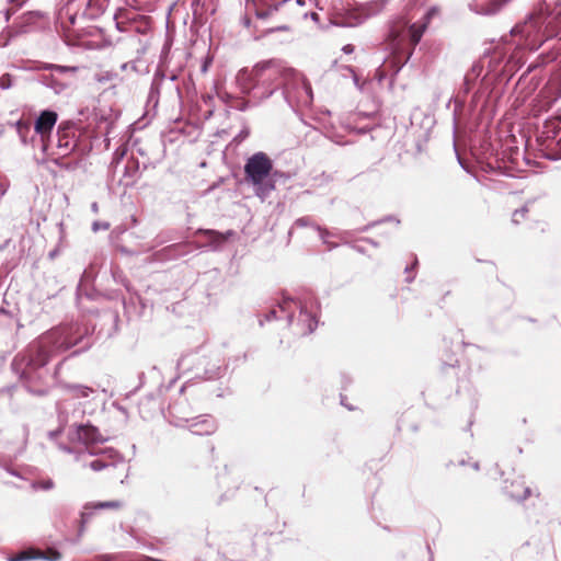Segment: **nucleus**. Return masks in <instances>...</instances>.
Returning <instances> with one entry per match:
<instances>
[{
  "label": "nucleus",
  "mask_w": 561,
  "mask_h": 561,
  "mask_svg": "<svg viewBox=\"0 0 561 561\" xmlns=\"http://www.w3.org/2000/svg\"><path fill=\"white\" fill-rule=\"evenodd\" d=\"M408 23L404 18L394 21L387 37L388 47L391 50L388 62L396 72L411 58L426 28L424 23H413L409 27Z\"/></svg>",
  "instance_id": "nucleus-1"
},
{
  "label": "nucleus",
  "mask_w": 561,
  "mask_h": 561,
  "mask_svg": "<svg viewBox=\"0 0 561 561\" xmlns=\"http://www.w3.org/2000/svg\"><path fill=\"white\" fill-rule=\"evenodd\" d=\"M76 344L77 341L70 340L69 329H55L42 335L24 354L16 356L14 363L35 370L45 366L54 352L67 351Z\"/></svg>",
  "instance_id": "nucleus-2"
},
{
  "label": "nucleus",
  "mask_w": 561,
  "mask_h": 561,
  "mask_svg": "<svg viewBox=\"0 0 561 561\" xmlns=\"http://www.w3.org/2000/svg\"><path fill=\"white\" fill-rule=\"evenodd\" d=\"M275 1L276 0H245L247 9L253 11L259 20L267 21L275 19L276 24L266 28L264 34L275 31L288 32L290 30V15L285 12V8L290 3V0Z\"/></svg>",
  "instance_id": "nucleus-3"
},
{
  "label": "nucleus",
  "mask_w": 561,
  "mask_h": 561,
  "mask_svg": "<svg viewBox=\"0 0 561 561\" xmlns=\"http://www.w3.org/2000/svg\"><path fill=\"white\" fill-rule=\"evenodd\" d=\"M291 73V69L286 68L280 61L272 59L256 64L250 71H243L241 78H256V82L271 88L270 93H272L273 90L283 84Z\"/></svg>",
  "instance_id": "nucleus-4"
},
{
  "label": "nucleus",
  "mask_w": 561,
  "mask_h": 561,
  "mask_svg": "<svg viewBox=\"0 0 561 561\" xmlns=\"http://www.w3.org/2000/svg\"><path fill=\"white\" fill-rule=\"evenodd\" d=\"M273 170V161L265 152L252 154L244 164L245 181L256 188V194L261 195L274 188V184L265 185Z\"/></svg>",
  "instance_id": "nucleus-5"
},
{
  "label": "nucleus",
  "mask_w": 561,
  "mask_h": 561,
  "mask_svg": "<svg viewBox=\"0 0 561 561\" xmlns=\"http://www.w3.org/2000/svg\"><path fill=\"white\" fill-rule=\"evenodd\" d=\"M512 35L518 37V45L530 50L538 49L548 41L540 22V14L538 15L535 10L523 23L514 26Z\"/></svg>",
  "instance_id": "nucleus-6"
},
{
  "label": "nucleus",
  "mask_w": 561,
  "mask_h": 561,
  "mask_svg": "<svg viewBox=\"0 0 561 561\" xmlns=\"http://www.w3.org/2000/svg\"><path fill=\"white\" fill-rule=\"evenodd\" d=\"M535 11L548 39L561 36V0H543Z\"/></svg>",
  "instance_id": "nucleus-7"
},
{
  "label": "nucleus",
  "mask_w": 561,
  "mask_h": 561,
  "mask_svg": "<svg viewBox=\"0 0 561 561\" xmlns=\"http://www.w3.org/2000/svg\"><path fill=\"white\" fill-rule=\"evenodd\" d=\"M76 439L85 446V449L91 455H99V450L94 445L102 442L103 438L99 430L92 425H79L76 430Z\"/></svg>",
  "instance_id": "nucleus-8"
},
{
  "label": "nucleus",
  "mask_w": 561,
  "mask_h": 561,
  "mask_svg": "<svg viewBox=\"0 0 561 561\" xmlns=\"http://www.w3.org/2000/svg\"><path fill=\"white\" fill-rule=\"evenodd\" d=\"M58 115L54 111H43L34 124L35 131L41 136L44 141L47 137L50 136V133L54 126L57 123Z\"/></svg>",
  "instance_id": "nucleus-9"
},
{
  "label": "nucleus",
  "mask_w": 561,
  "mask_h": 561,
  "mask_svg": "<svg viewBox=\"0 0 561 561\" xmlns=\"http://www.w3.org/2000/svg\"><path fill=\"white\" fill-rule=\"evenodd\" d=\"M61 554L54 549H49L47 551V554H45L43 551L34 548H28L26 550H23L12 557L9 558V561H28L34 559H48L50 561H57L59 560Z\"/></svg>",
  "instance_id": "nucleus-10"
},
{
  "label": "nucleus",
  "mask_w": 561,
  "mask_h": 561,
  "mask_svg": "<svg viewBox=\"0 0 561 561\" xmlns=\"http://www.w3.org/2000/svg\"><path fill=\"white\" fill-rule=\"evenodd\" d=\"M123 506H124V503L121 500L89 502L84 505V512L81 514V520H82V523H85L94 511H99V510L119 511Z\"/></svg>",
  "instance_id": "nucleus-11"
},
{
  "label": "nucleus",
  "mask_w": 561,
  "mask_h": 561,
  "mask_svg": "<svg viewBox=\"0 0 561 561\" xmlns=\"http://www.w3.org/2000/svg\"><path fill=\"white\" fill-rule=\"evenodd\" d=\"M505 493L513 500L525 501L531 495V490L523 479L516 478L505 486Z\"/></svg>",
  "instance_id": "nucleus-12"
},
{
  "label": "nucleus",
  "mask_w": 561,
  "mask_h": 561,
  "mask_svg": "<svg viewBox=\"0 0 561 561\" xmlns=\"http://www.w3.org/2000/svg\"><path fill=\"white\" fill-rule=\"evenodd\" d=\"M510 0H477L476 5L480 13L495 14Z\"/></svg>",
  "instance_id": "nucleus-13"
},
{
  "label": "nucleus",
  "mask_w": 561,
  "mask_h": 561,
  "mask_svg": "<svg viewBox=\"0 0 561 561\" xmlns=\"http://www.w3.org/2000/svg\"><path fill=\"white\" fill-rule=\"evenodd\" d=\"M243 71H249V70H248V69H242V70H240V71L238 72V76H237V82H238V84L240 85L241 91H242L243 93H247V94H248V93H250V91H251L253 88H255V87L260 85V83H257V82H256V78H251V79H250L249 77L241 78V73H242Z\"/></svg>",
  "instance_id": "nucleus-14"
},
{
  "label": "nucleus",
  "mask_w": 561,
  "mask_h": 561,
  "mask_svg": "<svg viewBox=\"0 0 561 561\" xmlns=\"http://www.w3.org/2000/svg\"><path fill=\"white\" fill-rule=\"evenodd\" d=\"M58 147L69 148L68 126L65 123L58 127Z\"/></svg>",
  "instance_id": "nucleus-15"
},
{
  "label": "nucleus",
  "mask_w": 561,
  "mask_h": 561,
  "mask_svg": "<svg viewBox=\"0 0 561 561\" xmlns=\"http://www.w3.org/2000/svg\"><path fill=\"white\" fill-rule=\"evenodd\" d=\"M528 215V209L526 207H522L519 209H516L512 215V221L514 224H520L526 220V217Z\"/></svg>",
  "instance_id": "nucleus-16"
},
{
  "label": "nucleus",
  "mask_w": 561,
  "mask_h": 561,
  "mask_svg": "<svg viewBox=\"0 0 561 561\" xmlns=\"http://www.w3.org/2000/svg\"><path fill=\"white\" fill-rule=\"evenodd\" d=\"M111 463L105 461L102 458L94 459L89 462L88 467L93 471H101L105 468H107Z\"/></svg>",
  "instance_id": "nucleus-17"
},
{
  "label": "nucleus",
  "mask_w": 561,
  "mask_h": 561,
  "mask_svg": "<svg viewBox=\"0 0 561 561\" xmlns=\"http://www.w3.org/2000/svg\"><path fill=\"white\" fill-rule=\"evenodd\" d=\"M546 127L548 128V133L552 131L556 134L561 128V117H556L547 122Z\"/></svg>",
  "instance_id": "nucleus-18"
},
{
  "label": "nucleus",
  "mask_w": 561,
  "mask_h": 561,
  "mask_svg": "<svg viewBox=\"0 0 561 561\" xmlns=\"http://www.w3.org/2000/svg\"><path fill=\"white\" fill-rule=\"evenodd\" d=\"M75 396L76 397H88L89 392L92 391V389L88 388V387H82V386H72L70 388Z\"/></svg>",
  "instance_id": "nucleus-19"
},
{
  "label": "nucleus",
  "mask_w": 561,
  "mask_h": 561,
  "mask_svg": "<svg viewBox=\"0 0 561 561\" xmlns=\"http://www.w3.org/2000/svg\"><path fill=\"white\" fill-rule=\"evenodd\" d=\"M551 106V101L546 100L542 104H540L539 108H537V105H534L533 112L535 115L539 114L542 111H548Z\"/></svg>",
  "instance_id": "nucleus-20"
},
{
  "label": "nucleus",
  "mask_w": 561,
  "mask_h": 561,
  "mask_svg": "<svg viewBox=\"0 0 561 561\" xmlns=\"http://www.w3.org/2000/svg\"><path fill=\"white\" fill-rule=\"evenodd\" d=\"M41 486L44 489V490H49L54 486V482L51 480H47V481H42L41 482Z\"/></svg>",
  "instance_id": "nucleus-21"
},
{
  "label": "nucleus",
  "mask_w": 561,
  "mask_h": 561,
  "mask_svg": "<svg viewBox=\"0 0 561 561\" xmlns=\"http://www.w3.org/2000/svg\"><path fill=\"white\" fill-rule=\"evenodd\" d=\"M210 62H211V59H209V58L205 59L204 64L202 65V72L203 73L207 72Z\"/></svg>",
  "instance_id": "nucleus-22"
},
{
  "label": "nucleus",
  "mask_w": 561,
  "mask_h": 561,
  "mask_svg": "<svg viewBox=\"0 0 561 561\" xmlns=\"http://www.w3.org/2000/svg\"><path fill=\"white\" fill-rule=\"evenodd\" d=\"M23 128L27 129L28 126L26 124L19 123L18 124V130H19L20 134H22V129Z\"/></svg>",
  "instance_id": "nucleus-23"
},
{
  "label": "nucleus",
  "mask_w": 561,
  "mask_h": 561,
  "mask_svg": "<svg viewBox=\"0 0 561 561\" xmlns=\"http://www.w3.org/2000/svg\"><path fill=\"white\" fill-rule=\"evenodd\" d=\"M11 2L19 8L24 3V0H11Z\"/></svg>",
  "instance_id": "nucleus-24"
},
{
  "label": "nucleus",
  "mask_w": 561,
  "mask_h": 561,
  "mask_svg": "<svg viewBox=\"0 0 561 561\" xmlns=\"http://www.w3.org/2000/svg\"><path fill=\"white\" fill-rule=\"evenodd\" d=\"M343 50L345 53H352L353 51V46L352 45H346V46H344Z\"/></svg>",
  "instance_id": "nucleus-25"
},
{
  "label": "nucleus",
  "mask_w": 561,
  "mask_h": 561,
  "mask_svg": "<svg viewBox=\"0 0 561 561\" xmlns=\"http://www.w3.org/2000/svg\"><path fill=\"white\" fill-rule=\"evenodd\" d=\"M417 261L414 262V264L411 266V270L414 267V265H416ZM405 271L409 272L410 271V267H405Z\"/></svg>",
  "instance_id": "nucleus-26"
},
{
  "label": "nucleus",
  "mask_w": 561,
  "mask_h": 561,
  "mask_svg": "<svg viewBox=\"0 0 561 561\" xmlns=\"http://www.w3.org/2000/svg\"><path fill=\"white\" fill-rule=\"evenodd\" d=\"M123 16V12H119L118 14L115 15V19H119Z\"/></svg>",
  "instance_id": "nucleus-27"
},
{
  "label": "nucleus",
  "mask_w": 561,
  "mask_h": 561,
  "mask_svg": "<svg viewBox=\"0 0 561 561\" xmlns=\"http://www.w3.org/2000/svg\"><path fill=\"white\" fill-rule=\"evenodd\" d=\"M7 84V81H4V78H1V85Z\"/></svg>",
  "instance_id": "nucleus-28"
},
{
  "label": "nucleus",
  "mask_w": 561,
  "mask_h": 561,
  "mask_svg": "<svg viewBox=\"0 0 561 561\" xmlns=\"http://www.w3.org/2000/svg\"><path fill=\"white\" fill-rule=\"evenodd\" d=\"M7 84V81H4V78H1V85Z\"/></svg>",
  "instance_id": "nucleus-29"
},
{
  "label": "nucleus",
  "mask_w": 561,
  "mask_h": 561,
  "mask_svg": "<svg viewBox=\"0 0 561 561\" xmlns=\"http://www.w3.org/2000/svg\"><path fill=\"white\" fill-rule=\"evenodd\" d=\"M11 12L10 10L7 11V20H9V16H10Z\"/></svg>",
  "instance_id": "nucleus-30"
},
{
  "label": "nucleus",
  "mask_w": 561,
  "mask_h": 561,
  "mask_svg": "<svg viewBox=\"0 0 561 561\" xmlns=\"http://www.w3.org/2000/svg\"><path fill=\"white\" fill-rule=\"evenodd\" d=\"M413 278H414V276H409V277L407 278V280H408V282H411Z\"/></svg>",
  "instance_id": "nucleus-31"
}]
</instances>
